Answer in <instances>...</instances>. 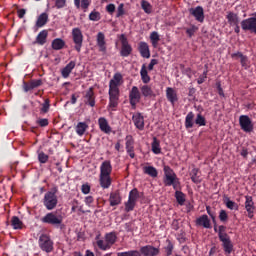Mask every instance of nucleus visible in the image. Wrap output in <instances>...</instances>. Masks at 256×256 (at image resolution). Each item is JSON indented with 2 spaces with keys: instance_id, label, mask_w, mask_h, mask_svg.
I'll return each instance as SVG.
<instances>
[{
  "instance_id": "nucleus-1",
  "label": "nucleus",
  "mask_w": 256,
  "mask_h": 256,
  "mask_svg": "<svg viewBox=\"0 0 256 256\" xmlns=\"http://www.w3.org/2000/svg\"><path fill=\"white\" fill-rule=\"evenodd\" d=\"M163 172H164V178H163V183L165 187H173L175 191V199L178 203V205H185L186 201V196L185 193H183L181 190V181H179V177H177V174L173 170V168L164 165L163 167Z\"/></svg>"
},
{
  "instance_id": "nucleus-2",
  "label": "nucleus",
  "mask_w": 256,
  "mask_h": 256,
  "mask_svg": "<svg viewBox=\"0 0 256 256\" xmlns=\"http://www.w3.org/2000/svg\"><path fill=\"white\" fill-rule=\"evenodd\" d=\"M121 81H123V75L121 73H115L113 78L109 82V107L111 109L117 108L119 105V85H121Z\"/></svg>"
},
{
  "instance_id": "nucleus-3",
  "label": "nucleus",
  "mask_w": 256,
  "mask_h": 256,
  "mask_svg": "<svg viewBox=\"0 0 256 256\" xmlns=\"http://www.w3.org/2000/svg\"><path fill=\"white\" fill-rule=\"evenodd\" d=\"M161 253V250L153 245H145L140 247L139 250H129L126 252H120L117 256H157Z\"/></svg>"
},
{
  "instance_id": "nucleus-4",
  "label": "nucleus",
  "mask_w": 256,
  "mask_h": 256,
  "mask_svg": "<svg viewBox=\"0 0 256 256\" xmlns=\"http://www.w3.org/2000/svg\"><path fill=\"white\" fill-rule=\"evenodd\" d=\"M57 193H59V187L54 186L44 194L42 203L47 211H53V209L57 208V205L59 204Z\"/></svg>"
},
{
  "instance_id": "nucleus-5",
  "label": "nucleus",
  "mask_w": 256,
  "mask_h": 256,
  "mask_svg": "<svg viewBox=\"0 0 256 256\" xmlns=\"http://www.w3.org/2000/svg\"><path fill=\"white\" fill-rule=\"evenodd\" d=\"M226 231L227 227L220 225L218 227V239L222 243L225 255H231V253H233V242L231 241V236H229Z\"/></svg>"
},
{
  "instance_id": "nucleus-6",
  "label": "nucleus",
  "mask_w": 256,
  "mask_h": 256,
  "mask_svg": "<svg viewBox=\"0 0 256 256\" xmlns=\"http://www.w3.org/2000/svg\"><path fill=\"white\" fill-rule=\"evenodd\" d=\"M41 222L52 225V227H61L63 225V215L57 214V212H49L41 218Z\"/></svg>"
},
{
  "instance_id": "nucleus-7",
  "label": "nucleus",
  "mask_w": 256,
  "mask_h": 256,
  "mask_svg": "<svg viewBox=\"0 0 256 256\" xmlns=\"http://www.w3.org/2000/svg\"><path fill=\"white\" fill-rule=\"evenodd\" d=\"M38 245L41 251H44L45 253H53L54 243L49 235L41 234L38 239Z\"/></svg>"
},
{
  "instance_id": "nucleus-8",
  "label": "nucleus",
  "mask_w": 256,
  "mask_h": 256,
  "mask_svg": "<svg viewBox=\"0 0 256 256\" xmlns=\"http://www.w3.org/2000/svg\"><path fill=\"white\" fill-rule=\"evenodd\" d=\"M72 41L74 43L75 51L81 53V48L83 47V32L80 28L72 29Z\"/></svg>"
},
{
  "instance_id": "nucleus-9",
  "label": "nucleus",
  "mask_w": 256,
  "mask_h": 256,
  "mask_svg": "<svg viewBox=\"0 0 256 256\" xmlns=\"http://www.w3.org/2000/svg\"><path fill=\"white\" fill-rule=\"evenodd\" d=\"M121 41V49H120V56L121 57H129L131 53H133V47L129 44V40L125 37V34L120 36Z\"/></svg>"
},
{
  "instance_id": "nucleus-10",
  "label": "nucleus",
  "mask_w": 256,
  "mask_h": 256,
  "mask_svg": "<svg viewBox=\"0 0 256 256\" xmlns=\"http://www.w3.org/2000/svg\"><path fill=\"white\" fill-rule=\"evenodd\" d=\"M241 27L243 31H250V33H254V35H256V17L252 16L242 20Z\"/></svg>"
},
{
  "instance_id": "nucleus-11",
  "label": "nucleus",
  "mask_w": 256,
  "mask_h": 256,
  "mask_svg": "<svg viewBox=\"0 0 256 256\" xmlns=\"http://www.w3.org/2000/svg\"><path fill=\"white\" fill-rule=\"evenodd\" d=\"M129 101L132 109L137 107V103L141 101V92L137 86H133L129 92Z\"/></svg>"
},
{
  "instance_id": "nucleus-12",
  "label": "nucleus",
  "mask_w": 256,
  "mask_h": 256,
  "mask_svg": "<svg viewBox=\"0 0 256 256\" xmlns=\"http://www.w3.org/2000/svg\"><path fill=\"white\" fill-rule=\"evenodd\" d=\"M239 125L245 133H251L253 131V121L247 115L240 116Z\"/></svg>"
},
{
  "instance_id": "nucleus-13",
  "label": "nucleus",
  "mask_w": 256,
  "mask_h": 256,
  "mask_svg": "<svg viewBox=\"0 0 256 256\" xmlns=\"http://www.w3.org/2000/svg\"><path fill=\"white\" fill-rule=\"evenodd\" d=\"M190 15L198 21V23H203L205 21V11L203 10V6H197L196 8L189 9Z\"/></svg>"
},
{
  "instance_id": "nucleus-14",
  "label": "nucleus",
  "mask_w": 256,
  "mask_h": 256,
  "mask_svg": "<svg viewBox=\"0 0 256 256\" xmlns=\"http://www.w3.org/2000/svg\"><path fill=\"white\" fill-rule=\"evenodd\" d=\"M245 209L247 211V217L253 219L255 217V202H253L252 196H245Z\"/></svg>"
},
{
  "instance_id": "nucleus-15",
  "label": "nucleus",
  "mask_w": 256,
  "mask_h": 256,
  "mask_svg": "<svg viewBox=\"0 0 256 256\" xmlns=\"http://www.w3.org/2000/svg\"><path fill=\"white\" fill-rule=\"evenodd\" d=\"M232 59H240V64L243 69H249L251 67V61H249V57L243 55V52H236L231 54Z\"/></svg>"
},
{
  "instance_id": "nucleus-16",
  "label": "nucleus",
  "mask_w": 256,
  "mask_h": 256,
  "mask_svg": "<svg viewBox=\"0 0 256 256\" xmlns=\"http://www.w3.org/2000/svg\"><path fill=\"white\" fill-rule=\"evenodd\" d=\"M166 99L171 103V105H175L179 101V94L177 93V89L172 87L166 88Z\"/></svg>"
},
{
  "instance_id": "nucleus-17",
  "label": "nucleus",
  "mask_w": 256,
  "mask_h": 256,
  "mask_svg": "<svg viewBox=\"0 0 256 256\" xmlns=\"http://www.w3.org/2000/svg\"><path fill=\"white\" fill-rule=\"evenodd\" d=\"M47 23H49V14L44 12L38 16L34 26V31H39V29H41V27H45Z\"/></svg>"
},
{
  "instance_id": "nucleus-18",
  "label": "nucleus",
  "mask_w": 256,
  "mask_h": 256,
  "mask_svg": "<svg viewBox=\"0 0 256 256\" xmlns=\"http://www.w3.org/2000/svg\"><path fill=\"white\" fill-rule=\"evenodd\" d=\"M132 121L136 127V129H139V131H143L145 129V117H143V114L136 113L132 116Z\"/></svg>"
},
{
  "instance_id": "nucleus-19",
  "label": "nucleus",
  "mask_w": 256,
  "mask_h": 256,
  "mask_svg": "<svg viewBox=\"0 0 256 256\" xmlns=\"http://www.w3.org/2000/svg\"><path fill=\"white\" fill-rule=\"evenodd\" d=\"M121 201H123V198L121 197V192L119 190L110 193V207H117L118 205H121Z\"/></svg>"
},
{
  "instance_id": "nucleus-20",
  "label": "nucleus",
  "mask_w": 256,
  "mask_h": 256,
  "mask_svg": "<svg viewBox=\"0 0 256 256\" xmlns=\"http://www.w3.org/2000/svg\"><path fill=\"white\" fill-rule=\"evenodd\" d=\"M84 103L89 105V107H95V92L93 91V87H90L84 95Z\"/></svg>"
},
{
  "instance_id": "nucleus-21",
  "label": "nucleus",
  "mask_w": 256,
  "mask_h": 256,
  "mask_svg": "<svg viewBox=\"0 0 256 256\" xmlns=\"http://www.w3.org/2000/svg\"><path fill=\"white\" fill-rule=\"evenodd\" d=\"M138 51L144 59H149L151 57V50H149V44H147V42H140L138 44Z\"/></svg>"
},
{
  "instance_id": "nucleus-22",
  "label": "nucleus",
  "mask_w": 256,
  "mask_h": 256,
  "mask_svg": "<svg viewBox=\"0 0 256 256\" xmlns=\"http://www.w3.org/2000/svg\"><path fill=\"white\" fill-rule=\"evenodd\" d=\"M96 41L100 53H107V42H105V34L103 32L97 34Z\"/></svg>"
},
{
  "instance_id": "nucleus-23",
  "label": "nucleus",
  "mask_w": 256,
  "mask_h": 256,
  "mask_svg": "<svg viewBox=\"0 0 256 256\" xmlns=\"http://www.w3.org/2000/svg\"><path fill=\"white\" fill-rule=\"evenodd\" d=\"M47 37H49V31L42 30L39 32V34L36 36L35 41L33 42V45H45L47 43Z\"/></svg>"
},
{
  "instance_id": "nucleus-24",
  "label": "nucleus",
  "mask_w": 256,
  "mask_h": 256,
  "mask_svg": "<svg viewBox=\"0 0 256 256\" xmlns=\"http://www.w3.org/2000/svg\"><path fill=\"white\" fill-rule=\"evenodd\" d=\"M196 225L204 227V229H211V220L207 214H204L196 219Z\"/></svg>"
},
{
  "instance_id": "nucleus-25",
  "label": "nucleus",
  "mask_w": 256,
  "mask_h": 256,
  "mask_svg": "<svg viewBox=\"0 0 256 256\" xmlns=\"http://www.w3.org/2000/svg\"><path fill=\"white\" fill-rule=\"evenodd\" d=\"M98 125H99L100 131H102L103 133H106L107 135L111 133V126L109 125L107 118L105 117L99 118Z\"/></svg>"
},
{
  "instance_id": "nucleus-26",
  "label": "nucleus",
  "mask_w": 256,
  "mask_h": 256,
  "mask_svg": "<svg viewBox=\"0 0 256 256\" xmlns=\"http://www.w3.org/2000/svg\"><path fill=\"white\" fill-rule=\"evenodd\" d=\"M113 172V166L111 165V161L106 160L102 162L100 166V175H111Z\"/></svg>"
},
{
  "instance_id": "nucleus-27",
  "label": "nucleus",
  "mask_w": 256,
  "mask_h": 256,
  "mask_svg": "<svg viewBox=\"0 0 256 256\" xmlns=\"http://www.w3.org/2000/svg\"><path fill=\"white\" fill-rule=\"evenodd\" d=\"M99 183L102 189H109V187H111V183H113V180L111 179V175H100Z\"/></svg>"
},
{
  "instance_id": "nucleus-28",
  "label": "nucleus",
  "mask_w": 256,
  "mask_h": 256,
  "mask_svg": "<svg viewBox=\"0 0 256 256\" xmlns=\"http://www.w3.org/2000/svg\"><path fill=\"white\" fill-rule=\"evenodd\" d=\"M77 63L75 61H70L61 71V75L64 79H67L71 72L75 69Z\"/></svg>"
},
{
  "instance_id": "nucleus-29",
  "label": "nucleus",
  "mask_w": 256,
  "mask_h": 256,
  "mask_svg": "<svg viewBox=\"0 0 256 256\" xmlns=\"http://www.w3.org/2000/svg\"><path fill=\"white\" fill-rule=\"evenodd\" d=\"M105 241L111 249V247H113V245L117 243V232L113 231V232L106 233Z\"/></svg>"
},
{
  "instance_id": "nucleus-30",
  "label": "nucleus",
  "mask_w": 256,
  "mask_h": 256,
  "mask_svg": "<svg viewBox=\"0 0 256 256\" xmlns=\"http://www.w3.org/2000/svg\"><path fill=\"white\" fill-rule=\"evenodd\" d=\"M184 125L186 129H193L195 125V114L193 112H189L186 115Z\"/></svg>"
},
{
  "instance_id": "nucleus-31",
  "label": "nucleus",
  "mask_w": 256,
  "mask_h": 256,
  "mask_svg": "<svg viewBox=\"0 0 256 256\" xmlns=\"http://www.w3.org/2000/svg\"><path fill=\"white\" fill-rule=\"evenodd\" d=\"M140 77L145 85L151 81V76H149V72L147 71V66L145 64H143L140 69Z\"/></svg>"
},
{
  "instance_id": "nucleus-32",
  "label": "nucleus",
  "mask_w": 256,
  "mask_h": 256,
  "mask_svg": "<svg viewBox=\"0 0 256 256\" xmlns=\"http://www.w3.org/2000/svg\"><path fill=\"white\" fill-rule=\"evenodd\" d=\"M89 129V125L86 122H78L75 127V131L79 137H83L85 135V131Z\"/></svg>"
},
{
  "instance_id": "nucleus-33",
  "label": "nucleus",
  "mask_w": 256,
  "mask_h": 256,
  "mask_svg": "<svg viewBox=\"0 0 256 256\" xmlns=\"http://www.w3.org/2000/svg\"><path fill=\"white\" fill-rule=\"evenodd\" d=\"M226 19L229 25L232 27L233 25H239V15L235 14L234 12H228Z\"/></svg>"
},
{
  "instance_id": "nucleus-34",
  "label": "nucleus",
  "mask_w": 256,
  "mask_h": 256,
  "mask_svg": "<svg viewBox=\"0 0 256 256\" xmlns=\"http://www.w3.org/2000/svg\"><path fill=\"white\" fill-rule=\"evenodd\" d=\"M143 173L145 175H149V177H152L155 179V177H157V175H159V172L157 171V168L153 167V166H144L143 167Z\"/></svg>"
},
{
  "instance_id": "nucleus-35",
  "label": "nucleus",
  "mask_w": 256,
  "mask_h": 256,
  "mask_svg": "<svg viewBox=\"0 0 256 256\" xmlns=\"http://www.w3.org/2000/svg\"><path fill=\"white\" fill-rule=\"evenodd\" d=\"M151 147L154 155H161V142L159 141V139H157V137L153 138Z\"/></svg>"
},
{
  "instance_id": "nucleus-36",
  "label": "nucleus",
  "mask_w": 256,
  "mask_h": 256,
  "mask_svg": "<svg viewBox=\"0 0 256 256\" xmlns=\"http://www.w3.org/2000/svg\"><path fill=\"white\" fill-rule=\"evenodd\" d=\"M74 5L77 9H89V5H91V0H74Z\"/></svg>"
},
{
  "instance_id": "nucleus-37",
  "label": "nucleus",
  "mask_w": 256,
  "mask_h": 256,
  "mask_svg": "<svg viewBox=\"0 0 256 256\" xmlns=\"http://www.w3.org/2000/svg\"><path fill=\"white\" fill-rule=\"evenodd\" d=\"M65 47V42L61 38H56L52 41V49L54 51H61Z\"/></svg>"
},
{
  "instance_id": "nucleus-38",
  "label": "nucleus",
  "mask_w": 256,
  "mask_h": 256,
  "mask_svg": "<svg viewBox=\"0 0 256 256\" xmlns=\"http://www.w3.org/2000/svg\"><path fill=\"white\" fill-rule=\"evenodd\" d=\"M191 181H193L196 185L201 183V176L199 175V168H193L190 172Z\"/></svg>"
},
{
  "instance_id": "nucleus-39",
  "label": "nucleus",
  "mask_w": 256,
  "mask_h": 256,
  "mask_svg": "<svg viewBox=\"0 0 256 256\" xmlns=\"http://www.w3.org/2000/svg\"><path fill=\"white\" fill-rule=\"evenodd\" d=\"M11 226L13 227V229L17 230V229H23V221H21V219H19V217L17 216H13L11 218Z\"/></svg>"
},
{
  "instance_id": "nucleus-40",
  "label": "nucleus",
  "mask_w": 256,
  "mask_h": 256,
  "mask_svg": "<svg viewBox=\"0 0 256 256\" xmlns=\"http://www.w3.org/2000/svg\"><path fill=\"white\" fill-rule=\"evenodd\" d=\"M140 91H141L143 97H153V95H154L153 89L149 85H143L140 88Z\"/></svg>"
},
{
  "instance_id": "nucleus-41",
  "label": "nucleus",
  "mask_w": 256,
  "mask_h": 256,
  "mask_svg": "<svg viewBox=\"0 0 256 256\" xmlns=\"http://www.w3.org/2000/svg\"><path fill=\"white\" fill-rule=\"evenodd\" d=\"M173 249H175V244H173V242H171V240L167 239L166 240V246L164 247V251L166 253V256L173 255Z\"/></svg>"
},
{
  "instance_id": "nucleus-42",
  "label": "nucleus",
  "mask_w": 256,
  "mask_h": 256,
  "mask_svg": "<svg viewBox=\"0 0 256 256\" xmlns=\"http://www.w3.org/2000/svg\"><path fill=\"white\" fill-rule=\"evenodd\" d=\"M141 8L143 9L144 13H147V15H151L153 11V6H151V3L146 0L141 1Z\"/></svg>"
},
{
  "instance_id": "nucleus-43",
  "label": "nucleus",
  "mask_w": 256,
  "mask_h": 256,
  "mask_svg": "<svg viewBox=\"0 0 256 256\" xmlns=\"http://www.w3.org/2000/svg\"><path fill=\"white\" fill-rule=\"evenodd\" d=\"M195 125H198V127H205L207 125V119L201 113H198L196 116V119L194 120Z\"/></svg>"
},
{
  "instance_id": "nucleus-44",
  "label": "nucleus",
  "mask_w": 256,
  "mask_h": 256,
  "mask_svg": "<svg viewBox=\"0 0 256 256\" xmlns=\"http://www.w3.org/2000/svg\"><path fill=\"white\" fill-rule=\"evenodd\" d=\"M141 195L142 194L139 193V190H137V188H134L129 192L128 199L137 203V199L141 198Z\"/></svg>"
},
{
  "instance_id": "nucleus-45",
  "label": "nucleus",
  "mask_w": 256,
  "mask_h": 256,
  "mask_svg": "<svg viewBox=\"0 0 256 256\" xmlns=\"http://www.w3.org/2000/svg\"><path fill=\"white\" fill-rule=\"evenodd\" d=\"M224 203L227 209H230L231 211H233V209H236V210L239 209V206L237 205V203L233 202V200L229 199V197H226L224 199Z\"/></svg>"
},
{
  "instance_id": "nucleus-46",
  "label": "nucleus",
  "mask_w": 256,
  "mask_h": 256,
  "mask_svg": "<svg viewBox=\"0 0 256 256\" xmlns=\"http://www.w3.org/2000/svg\"><path fill=\"white\" fill-rule=\"evenodd\" d=\"M42 107L40 108V113L44 114L49 113V109L51 108V101L49 98L44 100V103L41 104Z\"/></svg>"
},
{
  "instance_id": "nucleus-47",
  "label": "nucleus",
  "mask_w": 256,
  "mask_h": 256,
  "mask_svg": "<svg viewBox=\"0 0 256 256\" xmlns=\"http://www.w3.org/2000/svg\"><path fill=\"white\" fill-rule=\"evenodd\" d=\"M96 245L99 249H101L102 251H107V249H110L109 244H107V242L105 243V241L103 240H99V235L96 236Z\"/></svg>"
},
{
  "instance_id": "nucleus-48",
  "label": "nucleus",
  "mask_w": 256,
  "mask_h": 256,
  "mask_svg": "<svg viewBox=\"0 0 256 256\" xmlns=\"http://www.w3.org/2000/svg\"><path fill=\"white\" fill-rule=\"evenodd\" d=\"M125 141L126 149H135V139H133V136L127 135Z\"/></svg>"
},
{
  "instance_id": "nucleus-49",
  "label": "nucleus",
  "mask_w": 256,
  "mask_h": 256,
  "mask_svg": "<svg viewBox=\"0 0 256 256\" xmlns=\"http://www.w3.org/2000/svg\"><path fill=\"white\" fill-rule=\"evenodd\" d=\"M206 212L211 217L212 223H215L217 220V212L211 207V206H206Z\"/></svg>"
},
{
  "instance_id": "nucleus-50",
  "label": "nucleus",
  "mask_w": 256,
  "mask_h": 256,
  "mask_svg": "<svg viewBox=\"0 0 256 256\" xmlns=\"http://www.w3.org/2000/svg\"><path fill=\"white\" fill-rule=\"evenodd\" d=\"M135 205H137V202L133 201V200H130L128 198V201L125 203V211L127 213L133 211V209H135Z\"/></svg>"
},
{
  "instance_id": "nucleus-51",
  "label": "nucleus",
  "mask_w": 256,
  "mask_h": 256,
  "mask_svg": "<svg viewBox=\"0 0 256 256\" xmlns=\"http://www.w3.org/2000/svg\"><path fill=\"white\" fill-rule=\"evenodd\" d=\"M219 220L221 221V223H227V221H229V214H227V211L220 210Z\"/></svg>"
},
{
  "instance_id": "nucleus-52",
  "label": "nucleus",
  "mask_w": 256,
  "mask_h": 256,
  "mask_svg": "<svg viewBox=\"0 0 256 256\" xmlns=\"http://www.w3.org/2000/svg\"><path fill=\"white\" fill-rule=\"evenodd\" d=\"M38 161L42 164L47 163L49 161V155L45 154V152L38 153Z\"/></svg>"
},
{
  "instance_id": "nucleus-53",
  "label": "nucleus",
  "mask_w": 256,
  "mask_h": 256,
  "mask_svg": "<svg viewBox=\"0 0 256 256\" xmlns=\"http://www.w3.org/2000/svg\"><path fill=\"white\" fill-rule=\"evenodd\" d=\"M89 19H90V21H100L101 20V13H99L97 11H92L89 14Z\"/></svg>"
},
{
  "instance_id": "nucleus-54",
  "label": "nucleus",
  "mask_w": 256,
  "mask_h": 256,
  "mask_svg": "<svg viewBox=\"0 0 256 256\" xmlns=\"http://www.w3.org/2000/svg\"><path fill=\"white\" fill-rule=\"evenodd\" d=\"M30 85H31L32 89H37V87H41V85H43V80L33 79L30 81Z\"/></svg>"
},
{
  "instance_id": "nucleus-55",
  "label": "nucleus",
  "mask_w": 256,
  "mask_h": 256,
  "mask_svg": "<svg viewBox=\"0 0 256 256\" xmlns=\"http://www.w3.org/2000/svg\"><path fill=\"white\" fill-rule=\"evenodd\" d=\"M125 15V4L121 3L119 4L117 8V14L116 17H123Z\"/></svg>"
},
{
  "instance_id": "nucleus-56",
  "label": "nucleus",
  "mask_w": 256,
  "mask_h": 256,
  "mask_svg": "<svg viewBox=\"0 0 256 256\" xmlns=\"http://www.w3.org/2000/svg\"><path fill=\"white\" fill-rule=\"evenodd\" d=\"M81 191L83 195H89L91 193V185L89 183L82 184Z\"/></svg>"
},
{
  "instance_id": "nucleus-57",
  "label": "nucleus",
  "mask_w": 256,
  "mask_h": 256,
  "mask_svg": "<svg viewBox=\"0 0 256 256\" xmlns=\"http://www.w3.org/2000/svg\"><path fill=\"white\" fill-rule=\"evenodd\" d=\"M150 39L152 41V45L155 47V45L159 43V34L157 32H152L150 35Z\"/></svg>"
},
{
  "instance_id": "nucleus-58",
  "label": "nucleus",
  "mask_w": 256,
  "mask_h": 256,
  "mask_svg": "<svg viewBox=\"0 0 256 256\" xmlns=\"http://www.w3.org/2000/svg\"><path fill=\"white\" fill-rule=\"evenodd\" d=\"M37 125H39V127H47V125H49V119L47 118H40L36 121Z\"/></svg>"
},
{
  "instance_id": "nucleus-59",
  "label": "nucleus",
  "mask_w": 256,
  "mask_h": 256,
  "mask_svg": "<svg viewBox=\"0 0 256 256\" xmlns=\"http://www.w3.org/2000/svg\"><path fill=\"white\" fill-rule=\"evenodd\" d=\"M84 203H85V205H87V207H91V205H93V203H95V198L93 196H86L84 198Z\"/></svg>"
},
{
  "instance_id": "nucleus-60",
  "label": "nucleus",
  "mask_w": 256,
  "mask_h": 256,
  "mask_svg": "<svg viewBox=\"0 0 256 256\" xmlns=\"http://www.w3.org/2000/svg\"><path fill=\"white\" fill-rule=\"evenodd\" d=\"M67 5V0H55L56 9H63Z\"/></svg>"
},
{
  "instance_id": "nucleus-61",
  "label": "nucleus",
  "mask_w": 256,
  "mask_h": 256,
  "mask_svg": "<svg viewBox=\"0 0 256 256\" xmlns=\"http://www.w3.org/2000/svg\"><path fill=\"white\" fill-rule=\"evenodd\" d=\"M195 31H197V28H196V26L195 25H192V27L191 28H188L187 30H186V34L188 35V37H193L194 35H195Z\"/></svg>"
},
{
  "instance_id": "nucleus-62",
  "label": "nucleus",
  "mask_w": 256,
  "mask_h": 256,
  "mask_svg": "<svg viewBox=\"0 0 256 256\" xmlns=\"http://www.w3.org/2000/svg\"><path fill=\"white\" fill-rule=\"evenodd\" d=\"M106 11L109 15H113L115 13V4H108L106 6Z\"/></svg>"
},
{
  "instance_id": "nucleus-63",
  "label": "nucleus",
  "mask_w": 256,
  "mask_h": 256,
  "mask_svg": "<svg viewBox=\"0 0 256 256\" xmlns=\"http://www.w3.org/2000/svg\"><path fill=\"white\" fill-rule=\"evenodd\" d=\"M159 61L157 59H152L148 65V71H153L155 65H157Z\"/></svg>"
},
{
  "instance_id": "nucleus-64",
  "label": "nucleus",
  "mask_w": 256,
  "mask_h": 256,
  "mask_svg": "<svg viewBox=\"0 0 256 256\" xmlns=\"http://www.w3.org/2000/svg\"><path fill=\"white\" fill-rule=\"evenodd\" d=\"M23 90L25 91V93H29V91L33 90V88L31 87V82H29V83L24 82Z\"/></svg>"
}]
</instances>
